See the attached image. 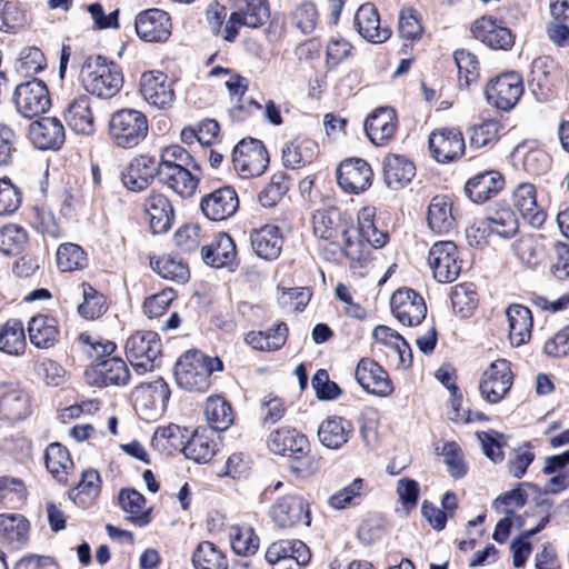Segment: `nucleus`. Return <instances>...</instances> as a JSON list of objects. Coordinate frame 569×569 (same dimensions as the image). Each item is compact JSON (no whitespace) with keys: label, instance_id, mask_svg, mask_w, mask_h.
<instances>
[{"label":"nucleus","instance_id":"79ce46f5","mask_svg":"<svg viewBox=\"0 0 569 569\" xmlns=\"http://www.w3.org/2000/svg\"><path fill=\"white\" fill-rule=\"evenodd\" d=\"M29 538V522L21 515H0V540L23 546Z\"/></svg>","mask_w":569,"mask_h":569},{"label":"nucleus","instance_id":"c03bdc74","mask_svg":"<svg viewBox=\"0 0 569 569\" xmlns=\"http://www.w3.org/2000/svg\"><path fill=\"white\" fill-rule=\"evenodd\" d=\"M288 327L284 322L276 325L266 332L251 331L246 336V342L256 350H279L287 341Z\"/></svg>","mask_w":569,"mask_h":569},{"label":"nucleus","instance_id":"3c124183","mask_svg":"<svg viewBox=\"0 0 569 569\" xmlns=\"http://www.w3.org/2000/svg\"><path fill=\"white\" fill-rule=\"evenodd\" d=\"M194 569H228V560L212 542L202 541L192 555Z\"/></svg>","mask_w":569,"mask_h":569},{"label":"nucleus","instance_id":"49530a36","mask_svg":"<svg viewBox=\"0 0 569 569\" xmlns=\"http://www.w3.org/2000/svg\"><path fill=\"white\" fill-rule=\"evenodd\" d=\"M119 502L122 510L128 513V520L138 527H144L150 522V512L143 511L146 499L134 489H122L119 493Z\"/></svg>","mask_w":569,"mask_h":569},{"label":"nucleus","instance_id":"aec40b11","mask_svg":"<svg viewBox=\"0 0 569 569\" xmlns=\"http://www.w3.org/2000/svg\"><path fill=\"white\" fill-rule=\"evenodd\" d=\"M203 214L213 221L232 217L239 208V198L232 187H222L204 196L200 203Z\"/></svg>","mask_w":569,"mask_h":569},{"label":"nucleus","instance_id":"2eb2a0df","mask_svg":"<svg viewBox=\"0 0 569 569\" xmlns=\"http://www.w3.org/2000/svg\"><path fill=\"white\" fill-rule=\"evenodd\" d=\"M269 515L281 528H291L298 523L310 525V511L303 497L286 495L274 501Z\"/></svg>","mask_w":569,"mask_h":569},{"label":"nucleus","instance_id":"f704fd0d","mask_svg":"<svg viewBox=\"0 0 569 569\" xmlns=\"http://www.w3.org/2000/svg\"><path fill=\"white\" fill-rule=\"evenodd\" d=\"M416 176V167L408 158L388 154L383 160V179L389 189L399 190Z\"/></svg>","mask_w":569,"mask_h":569},{"label":"nucleus","instance_id":"bf43d9fd","mask_svg":"<svg viewBox=\"0 0 569 569\" xmlns=\"http://www.w3.org/2000/svg\"><path fill=\"white\" fill-rule=\"evenodd\" d=\"M230 541L232 550L241 556L253 555L259 548V538L250 527H232Z\"/></svg>","mask_w":569,"mask_h":569},{"label":"nucleus","instance_id":"e2e57ef3","mask_svg":"<svg viewBox=\"0 0 569 569\" xmlns=\"http://www.w3.org/2000/svg\"><path fill=\"white\" fill-rule=\"evenodd\" d=\"M501 124L497 119H486L469 130L470 146L482 148L498 140Z\"/></svg>","mask_w":569,"mask_h":569},{"label":"nucleus","instance_id":"4c0bfd02","mask_svg":"<svg viewBox=\"0 0 569 569\" xmlns=\"http://www.w3.org/2000/svg\"><path fill=\"white\" fill-rule=\"evenodd\" d=\"M509 322V339L513 346H521L529 341L532 330V315L529 308L522 305H511L506 310Z\"/></svg>","mask_w":569,"mask_h":569},{"label":"nucleus","instance_id":"1a4fd4ad","mask_svg":"<svg viewBox=\"0 0 569 569\" xmlns=\"http://www.w3.org/2000/svg\"><path fill=\"white\" fill-rule=\"evenodd\" d=\"M13 102L18 112L24 118L40 116L51 104L48 88L39 79L18 84L13 92Z\"/></svg>","mask_w":569,"mask_h":569},{"label":"nucleus","instance_id":"9b49d317","mask_svg":"<svg viewBox=\"0 0 569 569\" xmlns=\"http://www.w3.org/2000/svg\"><path fill=\"white\" fill-rule=\"evenodd\" d=\"M428 263L438 282L455 281L461 271L458 248L452 241H438L429 250Z\"/></svg>","mask_w":569,"mask_h":569},{"label":"nucleus","instance_id":"f3484780","mask_svg":"<svg viewBox=\"0 0 569 569\" xmlns=\"http://www.w3.org/2000/svg\"><path fill=\"white\" fill-rule=\"evenodd\" d=\"M268 448L271 452L295 460H301L310 452L308 438L295 428L282 427L269 435Z\"/></svg>","mask_w":569,"mask_h":569},{"label":"nucleus","instance_id":"dca6fc26","mask_svg":"<svg viewBox=\"0 0 569 569\" xmlns=\"http://www.w3.org/2000/svg\"><path fill=\"white\" fill-rule=\"evenodd\" d=\"M140 93L150 106L162 110L171 108L176 99L172 82L168 76L154 70L142 73Z\"/></svg>","mask_w":569,"mask_h":569},{"label":"nucleus","instance_id":"412c9836","mask_svg":"<svg viewBox=\"0 0 569 569\" xmlns=\"http://www.w3.org/2000/svg\"><path fill=\"white\" fill-rule=\"evenodd\" d=\"M29 139L40 150H58L66 139L62 122L54 117H43L33 121L28 130Z\"/></svg>","mask_w":569,"mask_h":569},{"label":"nucleus","instance_id":"5fc2aeb1","mask_svg":"<svg viewBox=\"0 0 569 569\" xmlns=\"http://www.w3.org/2000/svg\"><path fill=\"white\" fill-rule=\"evenodd\" d=\"M373 217L372 209L363 208L358 214V232L361 240L373 248H381L387 243L388 236L377 229Z\"/></svg>","mask_w":569,"mask_h":569},{"label":"nucleus","instance_id":"774afa93","mask_svg":"<svg viewBox=\"0 0 569 569\" xmlns=\"http://www.w3.org/2000/svg\"><path fill=\"white\" fill-rule=\"evenodd\" d=\"M441 455L447 466L448 472L452 478L459 479L467 473V466L463 461L462 450L455 441L446 442L442 447Z\"/></svg>","mask_w":569,"mask_h":569},{"label":"nucleus","instance_id":"39448f33","mask_svg":"<svg viewBox=\"0 0 569 569\" xmlns=\"http://www.w3.org/2000/svg\"><path fill=\"white\" fill-rule=\"evenodd\" d=\"M126 355L138 373L152 371L162 355L160 337L154 331H137L126 342Z\"/></svg>","mask_w":569,"mask_h":569},{"label":"nucleus","instance_id":"7c9ffc66","mask_svg":"<svg viewBox=\"0 0 569 569\" xmlns=\"http://www.w3.org/2000/svg\"><path fill=\"white\" fill-rule=\"evenodd\" d=\"M68 127L77 133L90 136L94 132V118L91 111V99L87 94L74 98L64 110Z\"/></svg>","mask_w":569,"mask_h":569},{"label":"nucleus","instance_id":"13d9d810","mask_svg":"<svg viewBox=\"0 0 569 569\" xmlns=\"http://www.w3.org/2000/svg\"><path fill=\"white\" fill-rule=\"evenodd\" d=\"M27 231L18 224H6L0 229V251L4 254H18L27 244Z\"/></svg>","mask_w":569,"mask_h":569},{"label":"nucleus","instance_id":"0e129e2a","mask_svg":"<svg viewBox=\"0 0 569 569\" xmlns=\"http://www.w3.org/2000/svg\"><path fill=\"white\" fill-rule=\"evenodd\" d=\"M152 269L162 278L186 282L189 279V268L186 263L164 256L151 262Z\"/></svg>","mask_w":569,"mask_h":569},{"label":"nucleus","instance_id":"8fccbe9b","mask_svg":"<svg viewBox=\"0 0 569 569\" xmlns=\"http://www.w3.org/2000/svg\"><path fill=\"white\" fill-rule=\"evenodd\" d=\"M44 461L48 471L60 482L66 481V475L73 467L69 451L59 442L47 447Z\"/></svg>","mask_w":569,"mask_h":569},{"label":"nucleus","instance_id":"6ab92c4d","mask_svg":"<svg viewBox=\"0 0 569 569\" xmlns=\"http://www.w3.org/2000/svg\"><path fill=\"white\" fill-rule=\"evenodd\" d=\"M30 412V397L23 389L14 383H0V417L2 420L21 421Z\"/></svg>","mask_w":569,"mask_h":569},{"label":"nucleus","instance_id":"4468645a","mask_svg":"<svg viewBox=\"0 0 569 569\" xmlns=\"http://www.w3.org/2000/svg\"><path fill=\"white\" fill-rule=\"evenodd\" d=\"M392 315L407 326H418L427 315L423 298L412 289H398L390 299Z\"/></svg>","mask_w":569,"mask_h":569},{"label":"nucleus","instance_id":"69168bd1","mask_svg":"<svg viewBox=\"0 0 569 569\" xmlns=\"http://www.w3.org/2000/svg\"><path fill=\"white\" fill-rule=\"evenodd\" d=\"M77 342L79 347L82 349V351L93 361L100 362L101 360L107 359L106 357L113 353L116 350V343L112 341H101L93 339L88 333H81L79 335Z\"/></svg>","mask_w":569,"mask_h":569},{"label":"nucleus","instance_id":"58836bf2","mask_svg":"<svg viewBox=\"0 0 569 569\" xmlns=\"http://www.w3.org/2000/svg\"><path fill=\"white\" fill-rule=\"evenodd\" d=\"M30 342L39 349H49L58 342L59 330L54 318L38 315L28 325Z\"/></svg>","mask_w":569,"mask_h":569},{"label":"nucleus","instance_id":"4d7b16f0","mask_svg":"<svg viewBox=\"0 0 569 569\" xmlns=\"http://www.w3.org/2000/svg\"><path fill=\"white\" fill-rule=\"evenodd\" d=\"M186 435L182 433V429L178 425H169L166 427H159L153 433L151 445L160 450H181L186 443Z\"/></svg>","mask_w":569,"mask_h":569},{"label":"nucleus","instance_id":"c9c22d12","mask_svg":"<svg viewBox=\"0 0 569 569\" xmlns=\"http://www.w3.org/2000/svg\"><path fill=\"white\" fill-rule=\"evenodd\" d=\"M144 211L149 217L153 233H163L171 227L173 208L169 199L161 193H151L144 200Z\"/></svg>","mask_w":569,"mask_h":569},{"label":"nucleus","instance_id":"37998d69","mask_svg":"<svg viewBox=\"0 0 569 569\" xmlns=\"http://www.w3.org/2000/svg\"><path fill=\"white\" fill-rule=\"evenodd\" d=\"M428 224L437 233H446L453 229L455 218L451 203L446 197H435L428 208Z\"/></svg>","mask_w":569,"mask_h":569},{"label":"nucleus","instance_id":"c85d7f7f","mask_svg":"<svg viewBox=\"0 0 569 569\" xmlns=\"http://www.w3.org/2000/svg\"><path fill=\"white\" fill-rule=\"evenodd\" d=\"M396 129V112L388 107L378 108L365 121V131L376 146L387 143L393 137Z\"/></svg>","mask_w":569,"mask_h":569},{"label":"nucleus","instance_id":"393cba45","mask_svg":"<svg viewBox=\"0 0 569 569\" xmlns=\"http://www.w3.org/2000/svg\"><path fill=\"white\" fill-rule=\"evenodd\" d=\"M471 32L477 40L492 49L508 50L515 43L511 31L499 26L491 17H482L476 20Z\"/></svg>","mask_w":569,"mask_h":569},{"label":"nucleus","instance_id":"6e6d98bb","mask_svg":"<svg viewBox=\"0 0 569 569\" xmlns=\"http://www.w3.org/2000/svg\"><path fill=\"white\" fill-rule=\"evenodd\" d=\"M57 266L62 272H71L87 266L83 249L74 243L60 244L57 250Z\"/></svg>","mask_w":569,"mask_h":569},{"label":"nucleus","instance_id":"680f3d73","mask_svg":"<svg viewBox=\"0 0 569 569\" xmlns=\"http://www.w3.org/2000/svg\"><path fill=\"white\" fill-rule=\"evenodd\" d=\"M83 302L78 307L79 313L86 319H97L106 310V299L93 287L82 283Z\"/></svg>","mask_w":569,"mask_h":569},{"label":"nucleus","instance_id":"5701e85b","mask_svg":"<svg viewBox=\"0 0 569 569\" xmlns=\"http://www.w3.org/2000/svg\"><path fill=\"white\" fill-rule=\"evenodd\" d=\"M355 377L358 383L370 393L386 397L393 390L387 371L372 359H361L356 368Z\"/></svg>","mask_w":569,"mask_h":569},{"label":"nucleus","instance_id":"cd10ccee","mask_svg":"<svg viewBox=\"0 0 569 569\" xmlns=\"http://www.w3.org/2000/svg\"><path fill=\"white\" fill-rule=\"evenodd\" d=\"M513 206L531 227L540 228L546 220V212L537 203V192L529 182L519 183L512 193Z\"/></svg>","mask_w":569,"mask_h":569},{"label":"nucleus","instance_id":"f8f14e48","mask_svg":"<svg viewBox=\"0 0 569 569\" xmlns=\"http://www.w3.org/2000/svg\"><path fill=\"white\" fill-rule=\"evenodd\" d=\"M137 36L151 43H164L171 36L172 23L170 16L160 9L152 8L141 11L134 20Z\"/></svg>","mask_w":569,"mask_h":569},{"label":"nucleus","instance_id":"bb28decb","mask_svg":"<svg viewBox=\"0 0 569 569\" xmlns=\"http://www.w3.org/2000/svg\"><path fill=\"white\" fill-rule=\"evenodd\" d=\"M518 228V219L511 208L498 203L488 210L486 218L479 222L478 230L509 239L516 234Z\"/></svg>","mask_w":569,"mask_h":569},{"label":"nucleus","instance_id":"b1692460","mask_svg":"<svg viewBox=\"0 0 569 569\" xmlns=\"http://www.w3.org/2000/svg\"><path fill=\"white\" fill-rule=\"evenodd\" d=\"M505 186L499 171L487 170L470 178L465 186L466 196L475 203H483L497 196Z\"/></svg>","mask_w":569,"mask_h":569},{"label":"nucleus","instance_id":"338daca9","mask_svg":"<svg viewBox=\"0 0 569 569\" xmlns=\"http://www.w3.org/2000/svg\"><path fill=\"white\" fill-rule=\"evenodd\" d=\"M159 168L191 166L192 170L200 171V166L193 160L192 156L181 146L174 144L167 147L161 152Z\"/></svg>","mask_w":569,"mask_h":569},{"label":"nucleus","instance_id":"9d476101","mask_svg":"<svg viewBox=\"0 0 569 569\" xmlns=\"http://www.w3.org/2000/svg\"><path fill=\"white\" fill-rule=\"evenodd\" d=\"M522 93V79L516 72L498 76L487 84L485 90L488 103L502 111L511 110Z\"/></svg>","mask_w":569,"mask_h":569},{"label":"nucleus","instance_id":"473e14b6","mask_svg":"<svg viewBox=\"0 0 569 569\" xmlns=\"http://www.w3.org/2000/svg\"><path fill=\"white\" fill-rule=\"evenodd\" d=\"M201 256L213 268L231 267L237 259L236 244L229 234L220 232L210 244L202 247Z\"/></svg>","mask_w":569,"mask_h":569},{"label":"nucleus","instance_id":"864d4df0","mask_svg":"<svg viewBox=\"0 0 569 569\" xmlns=\"http://www.w3.org/2000/svg\"><path fill=\"white\" fill-rule=\"evenodd\" d=\"M182 452L188 459L206 463L214 456V443L203 432L196 430L182 446Z\"/></svg>","mask_w":569,"mask_h":569},{"label":"nucleus","instance_id":"4be33fe9","mask_svg":"<svg viewBox=\"0 0 569 569\" xmlns=\"http://www.w3.org/2000/svg\"><path fill=\"white\" fill-rule=\"evenodd\" d=\"M158 163L154 158L140 154L134 157L121 173L123 186L134 192H140L149 187L158 177Z\"/></svg>","mask_w":569,"mask_h":569},{"label":"nucleus","instance_id":"423d86ee","mask_svg":"<svg viewBox=\"0 0 569 569\" xmlns=\"http://www.w3.org/2000/svg\"><path fill=\"white\" fill-rule=\"evenodd\" d=\"M232 163L241 178L259 177L269 164V153L262 141L253 138L242 139L233 149Z\"/></svg>","mask_w":569,"mask_h":569},{"label":"nucleus","instance_id":"20e7f679","mask_svg":"<svg viewBox=\"0 0 569 569\" xmlns=\"http://www.w3.org/2000/svg\"><path fill=\"white\" fill-rule=\"evenodd\" d=\"M148 130L146 114L136 109H121L113 112L108 126L110 140L122 149L137 147L146 139Z\"/></svg>","mask_w":569,"mask_h":569},{"label":"nucleus","instance_id":"c756f323","mask_svg":"<svg viewBox=\"0 0 569 569\" xmlns=\"http://www.w3.org/2000/svg\"><path fill=\"white\" fill-rule=\"evenodd\" d=\"M158 170L159 181L177 194L189 198L196 192L200 177L191 171V166L158 168Z\"/></svg>","mask_w":569,"mask_h":569},{"label":"nucleus","instance_id":"f03ea898","mask_svg":"<svg viewBox=\"0 0 569 569\" xmlns=\"http://www.w3.org/2000/svg\"><path fill=\"white\" fill-rule=\"evenodd\" d=\"M80 81L87 92L110 99L122 88L123 74L116 62L102 56H90L82 63Z\"/></svg>","mask_w":569,"mask_h":569},{"label":"nucleus","instance_id":"ddd939ff","mask_svg":"<svg viewBox=\"0 0 569 569\" xmlns=\"http://www.w3.org/2000/svg\"><path fill=\"white\" fill-rule=\"evenodd\" d=\"M372 180L373 171L365 159H346L337 168L338 184L348 193L359 194L365 192L371 187Z\"/></svg>","mask_w":569,"mask_h":569},{"label":"nucleus","instance_id":"09e8293b","mask_svg":"<svg viewBox=\"0 0 569 569\" xmlns=\"http://www.w3.org/2000/svg\"><path fill=\"white\" fill-rule=\"evenodd\" d=\"M26 336L23 323L18 319L8 320L0 329V350L12 356L24 351Z\"/></svg>","mask_w":569,"mask_h":569},{"label":"nucleus","instance_id":"f257e3e1","mask_svg":"<svg viewBox=\"0 0 569 569\" xmlns=\"http://www.w3.org/2000/svg\"><path fill=\"white\" fill-rule=\"evenodd\" d=\"M313 233L329 246V253L335 257L343 253L350 260H356L363 267L362 242L356 243L349 234L352 223L341 216L335 207L319 209L313 213Z\"/></svg>","mask_w":569,"mask_h":569},{"label":"nucleus","instance_id":"a18cd8bd","mask_svg":"<svg viewBox=\"0 0 569 569\" xmlns=\"http://www.w3.org/2000/svg\"><path fill=\"white\" fill-rule=\"evenodd\" d=\"M266 560H279L281 558H295L300 557V561L309 562L311 552L308 546L298 539H281L272 542L266 550Z\"/></svg>","mask_w":569,"mask_h":569},{"label":"nucleus","instance_id":"7ed1b4c3","mask_svg":"<svg viewBox=\"0 0 569 569\" xmlns=\"http://www.w3.org/2000/svg\"><path fill=\"white\" fill-rule=\"evenodd\" d=\"M223 369L218 357H209L200 351H187L174 366L177 385L188 391L204 392L210 387V376Z\"/></svg>","mask_w":569,"mask_h":569},{"label":"nucleus","instance_id":"0eeeda50","mask_svg":"<svg viewBox=\"0 0 569 569\" xmlns=\"http://www.w3.org/2000/svg\"><path fill=\"white\" fill-rule=\"evenodd\" d=\"M234 7L224 27L223 38L229 42L237 38L239 27L259 28L269 20L268 0H234Z\"/></svg>","mask_w":569,"mask_h":569},{"label":"nucleus","instance_id":"052dcab7","mask_svg":"<svg viewBox=\"0 0 569 569\" xmlns=\"http://www.w3.org/2000/svg\"><path fill=\"white\" fill-rule=\"evenodd\" d=\"M289 190L288 176L286 172H277L271 177L270 182L260 191L258 199L266 208L274 207Z\"/></svg>","mask_w":569,"mask_h":569},{"label":"nucleus","instance_id":"ea45409f","mask_svg":"<svg viewBox=\"0 0 569 569\" xmlns=\"http://www.w3.org/2000/svg\"><path fill=\"white\" fill-rule=\"evenodd\" d=\"M101 491V478L97 470L89 469L81 473L77 487L69 491V498L79 507H91Z\"/></svg>","mask_w":569,"mask_h":569},{"label":"nucleus","instance_id":"6e6552de","mask_svg":"<svg viewBox=\"0 0 569 569\" xmlns=\"http://www.w3.org/2000/svg\"><path fill=\"white\" fill-rule=\"evenodd\" d=\"M513 383L510 362L497 359L482 372L479 383L480 395L489 403L500 402Z\"/></svg>","mask_w":569,"mask_h":569},{"label":"nucleus","instance_id":"2f4dec72","mask_svg":"<svg viewBox=\"0 0 569 569\" xmlns=\"http://www.w3.org/2000/svg\"><path fill=\"white\" fill-rule=\"evenodd\" d=\"M250 242L259 258L271 261L280 256L283 238L279 227L266 224L250 233Z\"/></svg>","mask_w":569,"mask_h":569},{"label":"nucleus","instance_id":"603ef678","mask_svg":"<svg viewBox=\"0 0 569 569\" xmlns=\"http://www.w3.org/2000/svg\"><path fill=\"white\" fill-rule=\"evenodd\" d=\"M451 303L453 311L461 318L470 317L478 305L475 283L463 282L456 284L451 290Z\"/></svg>","mask_w":569,"mask_h":569},{"label":"nucleus","instance_id":"e433bc0d","mask_svg":"<svg viewBox=\"0 0 569 569\" xmlns=\"http://www.w3.org/2000/svg\"><path fill=\"white\" fill-rule=\"evenodd\" d=\"M92 373L96 376L93 382L99 386H124L130 379L127 363L118 357L94 363Z\"/></svg>","mask_w":569,"mask_h":569},{"label":"nucleus","instance_id":"de8ad7c7","mask_svg":"<svg viewBox=\"0 0 569 569\" xmlns=\"http://www.w3.org/2000/svg\"><path fill=\"white\" fill-rule=\"evenodd\" d=\"M316 143L312 140L296 139L282 149V161L286 168L297 169L310 163L316 154Z\"/></svg>","mask_w":569,"mask_h":569},{"label":"nucleus","instance_id":"a211bd4d","mask_svg":"<svg viewBox=\"0 0 569 569\" xmlns=\"http://www.w3.org/2000/svg\"><path fill=\"white\" fill-rule=\"evenodd\" d=\"M429 149L438 162L453 161L463 154V136L455 128L437 129L429 136Z\"/></svg>","mask_w":569,"mask_h":569},{"label":"nucleus","instance_id":"a19ab883","mask_svg":"<svg viewBox=\"0 0 569 569\" xmlns=\"http://www.w3.org/2000/svg\"><path fill=\"white\" fill-rule=\"evenodd\" d=\"M204 416L214 431H224L233 422L231 405L221 396H210L206 400Z\"/></svg>","mask_w":569,"mask_h":569},{"label":"nucleus","instance_id":"72a5a7b5","mask_svg":"<svg viewBox=\"0 0 569 569\" xmlns=\"http://www.w3.org/2000/svg\"><path fill=\"white\" fill-rule=\"evenodd\" d=\"M352 433L353 426L351 421L338 416L328 417L318 427L320 443L332 450L347 443Z\"/></svg>","mask_w":569,"mask_h":569},{"label":"nucleus","instance_id":"a878e982","mask_svg":"<svg viewBox=\"0 0 569 569\" xmlns=\"http://www.w3.org/2000/svg\"><path fill=\"white\" fill-rule=\"evenodd\" d=\"M359 34L369 42L382 43L391 36L388 26H382L376 7L371 3L360 6L355 16Z\"/></svg>","mask_w":569,"mask_h":569}]
</instances>
